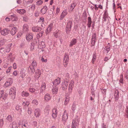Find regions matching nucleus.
Returning <instances> with one entry per match:
<instances>
[{"instance_id":"nucleus-1","label":"nucleus","mask_w":128,"mask_h":128,"mask_svg":"<svg viewBox=\"0 0 128 128\" xmlns=\"http://www.w3.org/2000/svg\"><path fill=\"white\" fill-rule=\"evenodd\" d=\"M9 94L11 96L12 99L14 98L16 95V89L15 88L13 87L10 88Z\"/></svg>"},{"instance_id":"nucleus-2","label":"nucleus","mask_w":128,"mask_h":128,"mask_svg":"<svg viewBox=\"0 0 128 128\" xmlns=\"http://www.w3.org/2000/svg\"><path fill=\"white\" fill-rule=\"evenodd\" d=\"M12 83V80L11 78H8L4 85V87L6 88L10 86Z\"/></svg>"},{"instance_id":"nucleus-3","label":"nucleus","mask_w":128,"mask_h":128,"mask_svg":"<svg viewBox=\"0 0 128 128\" xmlns=\"http://www.w3.org/2000/svg\"><path fill=\"white\" fill-rule=\"evenodd\" d=\"M72 22L69 21L67 23L66 28V32L67 34H69L71 30Z\"/></svg>"},{"instance_id":"nucleus-4","label":"nucleus","mask_w":128,"mask_h":128,"mask_svg":"<svg viewBox=\"0 0 128 128\" xmlns=\"http://www.w3.org/2000/svg\"><path fill=\"white\" fill-rule=\"evenodd\" d=\"M41 72L40 70L38 69L35 71L34 74V77L36 79H38L40 76Z\"/></svg>"},{"instance_id":"nucleus-5","label":"nucleus","mask_w":128,"mask_h":128,"mask_svg":"<svg viewBox=\"0 0 128 128\" xmlns=\"http://www.w3.org/2000/svg\"><path fill=\"white\" fill-rule=\"evenodd\" d=\"M69 58L68 56L66 55L64 56L63 62V64L64 67L67 66L68 63Z\"/></svg>"},{"instance_id":"nucleus-6","label":"nucleus","mask_w":128,"mask_h":128,"mask_svg":"<svg viewBox=\"0 0 128 128\" xmlns=\"http://www.w3.org/2000/svg\"><path fill=\"white\" fill-rule=\"evenodd\" d=\"M67 14L68 12L66 10H64L61 14L60 16V20H62Z\"/></svg>"},{"instance_id":"nucleus-7","label":"nucleus","mask_w":128,"mask_h":128,"mask_svg":"<svg viewBox=\"0 0 128 128\" xmlns=\"http://www.w3.org/2000/svg\"><path fill=\"white\" fill-rule=\"evenodd\" d=\"M60 78H58L56 79L53 82V87H55V86H57L60 83Z\"/></svg>"},{"instance_id":"nucleus-8","label":"nucleus","mask_w":128,"mask_h":128,"mask_svg":"<svg viewBox=\"0 0 128 128\" xmlns=\"http://www.w3.org/2000/svg\"><path fill=\"white\" fill-rule=\"evenodd\" d=\"M78 120L77 119L74 120L72 121L71 128H76L77 124L78 123Z\"/></svg>"},{"instance_id":"nucleus-9","label":"nucleus","mask_w":128,"mask_h":128,"mask_svg":"<svg viewBox=\"0 0 128 128\" xmlns=\"http://www.w3.org/2000/svg\"><path fill=\"white\" fill-rule=\"evenodd\" d=\"M68 113L67 111L65 110L62 117V120L63 122H64L68 118Z\"/></svg>"},{"instance_id":"nucleus-10","label":"nucleus","mask_w":128,"mask_h":128,"mask_svg":"<svg viewBox=\"0 0 128 128\" xmlns=\"http://www.w3.org/2000/svg\"><path fill=\"white\" fill-rule=\"evenodd\" d=\"M74 82L73 81H71L70 82L68 86V90L69 92H72V88L74 87Z\"/></svg>"},{"instance_id":"nucleus-11","label":"nucleus","mask_w":128,"mask_h":128,"mask_svg":"<svg viewBox=\"0 0 128 128\" xmlns=\"http://www.w3.org/2000/svg\"><path fill=\"white\" fill-rule=\"evenodd\" d=\"M34 112L35 116L36 118L39 117L41 114L40 110L38 108L35 110Z\"/></svg>"},{"instance_id":"nucleus-12","label":"nucleus","mask_w":128,"mask_h":128,"mask_svg":"<svg viewBox=\"0 0 128 128\" xmlns=\"http://www.w3.org/2000/svg\"><path fill=\"white\" fill-rule=\"evenodd\" d=\"M53 26V24L52 23H50L48 26V27L46 30V33L48 34L51 30Z\"/></svg>"},{"instance_id":"nucleus-13","label":"nucleus","mask_w":128,"mask_h":128,"mask_svg":"<svg viewBox=\"0 0 128 128\" xmlns=\"http://www.w3.org/2000/svg\"><path fill=\"white\" fill-rule=\"evenodd\" d=\"M68 84V82L66 81L62 83V88L63 90H65L67 89Z\"/></svg>"},{"instance_id":"nucleus-14","label":"nucleus","mask_w":128,"mask_h":128,"mask_svg":"<svg viewBox=\"0 0 128 128\" xmlns=\"http://www.w3.org/2000/svg\"><path fill=\"white\" fill-rule=\"evenodd\" d=\"M28 70L29 73L31 74H33L35 72L34 68L32 66H30L28 67Z\"/></svg>"},{"instance_id":"nucleus-15","label":"nucleus","mask_w":128,"mask_h":128,"mask_svg":"<svg viewBox=\"0 0 128 128\" xmlns=\"http://www.w3.org/2000/svg\"><path fill=\"white\" fill-rule=\"evenodd\" d=\"M57 110L56 109L54 108L52 110V116L54 118H55L57 116Z\"/></svg>"},{"instance_id":"nucleus-16","label":"nucleus","mask_w":128,"mask_h":128,"mask_svg":"<svg viewBox=\"0 0 128 128\" xmlns=\"http://www.w3.org/2000/svg\"><path fill=\"white\" fill-rule=\"evenodd\" d=\"M38 46L39 48L41 49L45 48L46 46L44 42H42L39 43Z\"/></svg>"},{"instance_id":"nucleus-17","label":"nucleus","mask_w":128,"mask_h":128,"mask_svg":"<svg viewBox=\"0 0 128 128\" xmlns=\"http://www.w3.org/2000/svg\"><path fill=\"white\" fill-rule=\"evenodd\" d=\"M41 28L38 26L33 27L32 28V31L34 32H39L41 30Z\"/></svg>"},{"instance_id":"nucleus-18","label":"nucleus","mask_w":128,"mask_h":128,"mask_svg":"<svg viewBox=\"0 0 128 128\" xmlns=\"http://www.w3.org/2000/svg\"><path fill=\"white\" fill-rule=\"evenodd\" d=\"M61 32L59 30H57L54 33V36L56 38L59 37L61 35Z\"/></svg>"},{"instance_id":"nucleus-19","label":"nucleus","mask_w":128,"mask_h":128,"mask_svg":"<svg viewBox=\"0 0 128 128\" xmlns=\"http://www.w3.org/2000/svg\"><path fill=\"white\" fill-rule=\"evenodd\" d=\"M26 40L28 42L30 41L33 38L32 35L29 34H27L26 35Z\"/></svg>"},{"instance_id":"nucleus-20","label":"nucleus","mask_w":128,"mask_h":128,"mask_svg":"<svg viewBox=\"0 0 128 128\" xmlns=\"http://www.w3.org/2000/svg\"><path fill=\"white\" fill-rule=\"evenodd\" d=\"M76 42V39L75 38H73L70 42L69 46L70 47H72L74 45H75Z\"/></svg>"},{"instance_id":"nucleus-21","label":"nucleus","mask_w":128,"mask_h":128,"mask_svg":"<svg viewBox=\"0 0 128 128\" xmlns=\"http://www.w3.org/2000/svg\"><path fill=\"white\" fill-rule=\"evenodd\" d=\"M96 34L95 33L93 34L92 36V43L94 44L96 40Z\"/></svg>"},{"instance_id":"nucleus-22","label":"nucleus","mask_w":128,"mask_h":128,"mask_svg":"<svg viewBox=\"0 0 128 128\" xmlns=\"http://www.w3.org/2000/svg\"><path fill=\"white\" fill-rule=\"evenodd\" d=\"M16 11L17 12L21 14H23L26 12V11L24 9H17Z\"/></svg>"},{"instance_id":"nucleus-23","label":"nucleus","mask_w":128,"mask_h":128,"mask_svg":"<svg viewBox=\"0 0 128 128\" xmlns=\"http://www.w3.org/2000/svg\"><path fill=\"white\" fill-rule=\"evenodd\" d=\"M29 27L28 25L25 24L23 26V30L24 32L28 31L29 30Z\"/></svg>"},{"instance_id":"nucleus-24","label":"nucleus","mask_w":128,"mask_h":128,"mask_svg":"<svg viewBox=\"0 0 128 128\" xmlns=\"http://www.w3.org/2000/svg\"><path fill=\"white\" fill-rule=\"evenodd\" d=\"M17 30V28L16 27H14L12 28L11 31L10 33L12 35L15 34Z\"/></svg>"},{"instance_id":"nucleus-25","label":"nucleus","mask_w":128,"mask_h":128,"mask_svg":"<svg viewBox=\"0 0 128 128\" xmlns=\"http://www.w3.org/2000/svg\"><path fill=\"white\" fill-rule=\"evenodd\" d=\"M8 32V30L6 29H4L1 31V33L2 35L5 36L7 34Z\"/></svg>"},{"instance_id":"nucleus-26","label":"nucleus","mask_w":128,"mask_h":128,"mask_svg":"<svg viewBox=\"0 0 128 128\" xmlns=\"http://www.w3.org/2000/svg\"><path fill=\"white\" fill-rule=\"evenodd\" d=\"M50 109V108L49 106L46 107L44 110V113L47 115L48 114Z\"/></svg>"},{"instance_id":"nucleus-27","label":"nucleus","mask_w":128,"mask_h":128,"mask_svg":"<svg viewBox=\"0 0 128 128\" xmlns=\"http://www.w3.org/2000/svg\"><path fill=\"white\" fill-rule=\"evenodd\" d=\"M48 10L47 7L46 6H44L43 7L41 10V12L43 14H45L46 12Z\"/></svg>"},{"instance_id":"nucleus-28","label":"nucleus","mask_w":128,"mask_h":128,"mask_svg":"<svg viewBox=\"0 0 128 128\" xmlns=\"http://www.w3.org/2000/svg\"><path fill=\"white\" fill-rule=\"evenodd\" d=\"M58 87L55 86L53 87L52 90V93L53 94H56L58 91Z\"/></svg>"},{"instance_id":"nucleus-29","label":"nucleus","mask_w":128,"mask_h":128,"mask_svg":"<svg viewBox=\"0 0 128 128\" xmlns=\"http://www.w3.org/2000/svg\"><path fill=\"white\" fill-rule=\"evenodd\" d=\"M2 91V96H1V98H2L4 100L8 96V94L5 93H4V91L3 90H1Z\"/></svg>"},{"instance_id":"nucleus-30","label":"nucleus","mask_w":128,"mask_h":128,"mask_svg":"<svg viewBox=\"0 0 128 128\" xmlns=\"http://www.w3.org/2000/svg\"><path fill=\"white\" fill-rule=\"evenodd\" d=\"M50 94H47L45 95L44 97V100L46 101H48L50 99Z\"/></svg>"},{"instance_id":"nucleus-31","label":"nucleus","mask_w":128,"mask_h":128,"mask_svg":"<svg viewBox=\"0 0 128 128\" xmlns=\"http://www.w3.org/2000/svg\"><path fill=\"white\" fill-rule=\"evenodd\" d=\"M46 84L44 83H42L41 88L40 92H43L46 89Z\"/></svg>"},{"instance_id":"nucleus-32","label":"nucleus","mask_w":128,"mask_h":128,"mask_svg":"<svg viewBox=\"0 0 128 128\" xmlns=\"http://www.w3.org/2000/svg\"><path fill=\"white\" fill-rule=\"evenodd\" d=\"M70 100V98L69 96H67L66 97L64 101V104L65 105H67L69 102Z\"/></svg>"},{"instance_id":"nucleus-33","label":"nucleus","mask_w":128,"mask_h":128,"mask_svg":"<svg viewBox=\"0 0 128 128\" xmlns=\"http://www.w3.org/2000/svg\"><path fill=\"white\" fill-rule=\"evenodd\" d=\"M29 94L28 92L25 91H23L22 93V96L26 97L28 96Z\"/></svg>"},{"instance_id":"nucleus-34","label":"nucleus","mask_w":128,"mask_h":128,"mask_svg":"<svg viewBox=\"0 0 128 128\" xmlns=\"http://www.w3.org/2000/svg\"><path fill=\"white\" fill-rule=\"evenodd\" d=\"M88 26L89 28L90 27L91 24H92V20L91 18L90 17L88 18Z\"/></svg>"},{"instance_id":"nucleus-35","label":"nucleus","mask_w":128,"mask_h":128,"mask_svg":"<svg viewBox=\"0 0 128 128\" xmlns=\"http://www.w3.org/2000/svg\"><path fill=\"white\" fill-rule=\"evenodd\" d=\"M6 41V40L4 39H2L0 40V46L4 44Z\"/></svg>"},{"instance_id":"nucleus-36","label":"nucleus","mask_w":128,"mask_h":128,"mask_svg":"<svg viewBox=\"0 0 128 128\" xmlns=\"http://www.w3.org/2000/svg\"><path fill=\"white\" fill-rule=\"evenodd\" d=\"M12 128H17L18 125L17 123L15 122H13L12 124Z\"/></svg>"},{"instance_id":"nucleus-37","label":"nucleus","mask_w":128,"mask_h":128,"mask_svg":"<svg viewBox=\"0 0 128 128\" xmlns=\"http://www.w3.org/2000/svg\"><path fill=\"white\" fill-rule=\"evenodd\" d=\"M6 119L10 122H11L12 120V117L11 115H8L6 118Z\"/></svg>"},{"instance_id":"nucleus-38","label":"nucleus","mask_w":128,"mask_h":128,"mask_svg":"<svg viewBox=\"0 0 128 128\" xmlns=\"http://www.w3.org/2000/svg\"><path fill=\"white\" fill-rule=\"evenodd\" d=\"M114 96L115 98H117L119 96V92L118 90H116L115 91Z\"/></svg>"},{"instance_id":"nucleus-39","label":"nucleus","mask_w":128,"mask_h":128,"mask_svg":"<svg viewBox=\"0 0 128 128\" xmlns=\"http://www.w3.org/2000/svg\"><path fill=\"white\" fill-rule=\"evenodd\" d=\"M43 2V1L41 0H40L38 1L36 3V5L38 6H40L42 5Z\"/></svg>"},{"instance_id":"nucleus-40","label":"nucleus","mask_w":128,"mask_h":128,"mask_svg":"<svg viewBox=\"0 0 128 128\" xmlns=\"http://www.w3.org/2000/svg\"><path fill=\"white\" fill-rule=\"evenodd\" d=\"M10 18L13 21H16L18 20V18L16 16H11Z\"/></svg>"},{"instance_id":"nucleus-41","label":"nucleus","mask_w":128,"mask_h":128,"mask_svg":"<svg viewBox=\"0 0 128 128\" xmlns=\"http://www.w3.org/2000/svg\"><path fill=\"white\" fill-rule=\"evenodd\" d=\"M44 33V32L43 31H41L39 34L37 35V38H39L40 37L42 36Z\"/></svg>"},{"instance_id":"nucleus-42","label":"nucleus","mask_w":128,"mask_h":128,"mask_svg":"<svg viewBox=\"0 0 128 128\" xmlns=\"http://www.w3.org/2000/svg\"><path fill=\"white\" fill-rule=\"evenodd\" d=\"M29 104V103L28 101H26L24 102H23L22 103V105L24 106H28Z\"/></svg>"},{"instance_id":"nucleus-43","label":"nucleus","mask_w":128,"mask_h":128,"mask_svg":"<svg viewBox=\"0 0 128 128\" xmlns=\"http://www.w3.org/2000/svg\"><path fill=\"white\" fill-rule=\"evenodd\" d=\"M96 53H94L93 56V58H92V62L93 64L94 63V62L96 58Z\"/></svg>"},{"instance_id":"nucleus-44","label":"nucleus","mask_w":128,"mask_h":128,"mask_svg":"<svg viewBox=\"0 0 128 128\" xmlns=\"http://www.w3.org/2000/svg\"><path fill=\"white\" fill-rule=\"evenodd\" d=\"M21 108L22 107L21 106L18 105H17L16 106L15 108L16 110H20L21 112H22V110H21Z\"/></svg>"},{"instance_id":"nucleus-45","label":"nucleus","mask_w":128,"mask_h":128,"mask_svg":"<svg viewBox=\"0 0 128 128\" xmlns=\"http://www.w3.org/2000/svg\"><path fill=\"white\" fill-rule=\"evenodd\" d=\"M29 90L30 92L32 93L35 92L36 90L35 89L33 88H29Z\"/></svg>"},{"instance_id":"nucleus-46","label":"nucleus","mask_w":128,"mask_h":128,"mask_svg":"<svg viewBox=\"0 0 128 128\" xmlns=\"http://www.w3.org/2000/svg\"><path fill=\"white\" fill-rule=\"evenodd\" d=\"M41 60L42 62H46L47 61V59L46 57L44 56H42Z\"/></svg>"},{"instance_id":"nucleus-47","label":"nucleus","mask_w":128,"mask_h":128,"mask_svg":"<svg viewBox=\"0 0 128 128\" xmlns=\"http://www.w3.org/2000/svg\"><path fill=\"white\" fill-rule=\"evenodd\" d=\"M32 64V66L34 68L36 67L37 65L36 63V61L34 60L33 61Z\"/></svg>"},{"instance_id":"nucleus-48","label":"nucleus","mask_w":128,"mask_h":128,"mask_svg":"<svg viewBox=\"0 0 128 128\" xmlns=\"http://www.w3.org/2000/svg\"><path fill=\"white\" fill-rule=\"evenodd\" d=\"M32 103L34 104L37 105L38 104V102L36 100H34L32 101Z\"/></svg>"},{"instance_id":"nucleus-49","label":"nucleus","mask_w":128,"mask_h":128,"mask_svg":"<svg viewBox=\"0 0 128 128\" xmlns=\"http://www.w3.org/2000/svg\"><path fill=\"white\" fill-rule=\"evenodd\" d=\"M76 5V4L75 3H73L70 6V9L72 10H73L74 8L75 7Z\"/></svg>"},{"instance_id":"nucleus-50","label":"nucleus","mask_w":128,"mask_h":128,"mask_svg":"<svg viewBox=\"0 0 128 128\" xmlns=\"http://www.w3.org/2000/svg\"><path fill=\"white\" fill-rule=\"evenodd\" d=\"M60 11V8L58 7H57L56 8V13L55 14L57 15L59 13Z\"/></svg>"},{"instance_id":"nucleus-51","label":"nucleus","mask_w":128,"mask_h":128,"mask_svg":"<svg viewBox=\"0 0 128 128\" xmlns=\"http://www.w3.org/2000/svg\"><path fill=\"white\" fill-rule=\"evenodd\" d=\"M4 122L3 120L2 119H0V127H2L4 124Z\"/></svg>"},{"instance_id":"nucleus-52","label":"nucleus","mask_w":128,"mask_h":128,"mask_svg":"<svg viewBox=\"0 0 128 128\" xmlns=\"http://www.w3.org/2000/svg\"><path fill=\"white\" fill-rule=\"evenodd\" d=\"M12 66H10L8 68L6 71V73L7 74H8L10 72V71L12 69Z\"/></svg>"},{"instance_id":"nucleus-53","label":"nucleus","mask_w":128,"mask_h":128,"mask_svg":"<svg viewBox=\"0 0 128 128\" xmlns=\"http://www.w3.org/2000/svg\"><path fill=\"white\" fill-rule=\"evenodd\" d=\"M28 113L29 114H30L32 113V110L30 108H28Z\"/></svg>"},{"instance_id":"nucleus-54","label":"nucleus","mask_w":128,"mask_h":128,"mask_svg":"<svg viewBox=\"0 0 128 128\" xmlns=\"http://www.w3.org/2000/svg\"><path fill=\"white\" fill-rule=\"evenodd\" d=\"M123 76L122 75L120 76V82L121 83H122Z\"/></svg>"},{"instance_id":"nucleus-55","label":"nucleus","mask_w":128,"mask_h":128,"mask_svg":"<svg viewBox=\"0 0 128 128\" xmlns=\"http://www.w3.org/2000/svg\"><path fill=\"white\" fill-rule=\"evenodd\" d=\"M21 74L20 77L22 78H24L26 76L25 73L23 72H22L21 73Z\"/></svg>"},{"instance_id":"nucleus-56","label":"nucleus","mask_w":128,"mask_h":128,"mask_svg":"<svg viewBox=\"0 0 128 128\" xmlns=\"http://www.w3.org/2000/svg\"><path fill=\"white\" fill-rule=\"evenodd\" d=\"M28 78L29 79V81L28 82V83L30 85L32 84L33 82L31 80V79L30 78Z\"/></svg>"},{"instance_id":"nucleus-57","label":"nucleus","mask_w":128,"mask_h":128,"mask_svg":"<svg viewBox=\"0 0 128 128\" xmlns=\"http://www.w3.org/2000/svg\"><path fill=\"white\" fill-rule=\"evenodd\" d=\"M12 74L14 76H16L18 74V72L17 70H15L13 72Z\"/></svg>"},{"instance_id":"nucleus-58","label":"nucleus","mask_w":128,"mask_h":128,"mask_svg":"<svg viewBox=\"0 0 128 128\" xmlns=\"http://www.w3.org/2000/svg\"><path fill=\"white\" fill-rule=\"evenodd\" d=\"M36 6L34 4H32V6L31 7V8L33 10H34Z\"/></svg>"},{"instance_id":"nucleus-59","label":"nucleus","mask_w":128,"mask_h":128,"mask_svg":"<svg viewBox=\"0 0 128 128\" xmlns=\"http://www.w3.org/2000/svg\"><path fill=\"white\" fill-rule=\"evenodd\" d=\"M126 113L127 114H126V118H128V106H126Z\"/></svg>"},{"instance_id":"nucleus-60","label":"nucleus","mask_w":128,"mask_h":128,"mask_svg":"<svg viewBox=\"0 0 128 128\" xmlns=\"http://www.w3.org/2000/svg\"><path fill=\"white\" fill-rule=\"evenodd\" d=\"M76 105L73 104L72 107V110L73 111H74L76 109Z\"/></svg>"},{"instance_id":"nucleus-61","label":"nucleus","mask_w":128,"mask_h":128,"mask_svg":"<svg viewBox=\"0 0 128 128\" xmlns=\"http://www.w3.org/2000/svg\"><path fill=\"white\" fill-rule=\"evenodd\" d=\"M13 68L14 69H16L17 68V66L15 63L14 64H13Z\"/></svg>"},{"instance_id":"nucleus-62","label":"nucleus","mask_w":128,"mask_h":128,"mask_svg":"<svg viewBox=\"0 0 128 128\" xmlns=\"http://www.w3.org/2000/svg\"><path fill=\"white\" fill-rule=\"evenodd\" d=\"M35 16L36 17H38L39 16V13L38 12H36L35 13Z\"/></svg>"},{"instance_id":"nucleus-63","label":"nucleus","mask_w":128,"mask_h":128,"mask_svg":"<svg viewBox=\"0 0 128 128\" xmlns=\"http://www.w3.org/2000/svg\"><path fill=\"white\" fill-rule=\"evenodd\" d=\"M39 21L40 22H43L44 21V19L43 18H41L39 20Z\"/></svg>"},{"instance_id":"nucleus-64","label":"nucleus","mask_w":128,"mask_h":128,"mask_svg":"<svg viewBox=\"0 0 128 128\" xmlns=\"http://www.w3.org/2000/svg\"><path fill=\"white\" fill-rule=\"evenodd\" d=\"M10 20V18L8 17H7L6 18V21H9Z\"/></svg>"}]
</instances>
